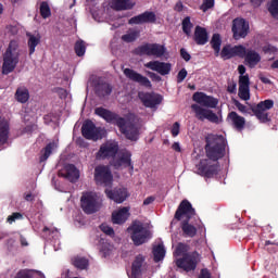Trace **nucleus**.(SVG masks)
Wrapping results in <instances>:
<instances>
[{
	"label": "nucleus",
	"instance_id": "nucleus-20",
	"mask_svg": "<svg viewBox=\"0 0 278 278\" xmlns=\"http://www.w3.org/2000/svg\"><path fill=\"white\" fill-rule=\"evenodd\" d=\"M146 55H153L154 58H164L166 55V47L157 43H150L142 47Z\"/></svg>",
	"mask_w": 278,
	"mask_h": 278
},
{
	"label": "nucleus",
	"instance_id": "nucleus-22",
	"mask_svg": "<svg viewBox=\"0 0 278 278\" xmlns=\"http://www.w3.org/2000/svg\"><path fill=\"white\" fill-rule=\"evenodd\" d=\"M105 193L106 197L112 201H115V203H123L126 201L127 197H129V193L125 188L115 189L113 191L112 189H105Z\"/></svg>",
	"mask_w": 278,
	"mask_h": 278
},
{
	"label": "nucleus",
	"instance_id": "nucleus-23",
	"mask_svg": "<svg viewBox=\"0 0 278 278\" xmlns=\"http://www.w3.org/2000/svg\"><path fill=\"white\" fill-rule=\"evenodd\" d=\"M124 75L128 77V79H131V81H137V84H141V86H146L147 88H151V81L149 78L140 75L134 70L125 68Z\"/></svg>",
	"mask_w": 278,
	"mask_h": 278
},
{
	"label": "nucleus",
	"instance_id": "nucleus-48",
	"mask_svg": "<svg viewBox=\"0 0 278 278\" xmlns=\"http://www.w3.org/2000/svg\"><path fill=\"white\" fill-rule=\"evenodd\" d=\"M21 218H23L21 213H13L7 218V220L10 225H12V223H16V220H21Z\"/></svg>",
	"mask_w": 278,
	"mask_h": 278
},
{
	"label": "nucleus",
	"instance_id": "nucleus-61",
	"mask_svg": "<svg viewBox=\"0 0 278 278\" xmlns=\"http://www.w3.org/2000/svg\"><path fill=\"white\" fill-rule=\"evenodd\" d=\"M24 199L25 201H31L34 199V194H31V192L25 193Z\"/></svg>",
	"mask_w": 278,
	"mask_h": 278
},
{
	"label": "nucleus",
	"instance_id": "nucleus-18",
	"mask_svg": "<svg viewBox=\"0 0 278 278\" xmlns=\"http://www.w3.org/2000/svg\"><path fill=\"white\" fill-rule=\"evenodd\" d=\"M129 210V206H123L115 210L112 213V223L114 225H124V223H127V220H129V216H131Z\"/></svg>",
	"mask_w": 278,
	"mask_h": 278
},
{
	"label": "nucleus",
	"instance_id": "nucleus-21",
	"mask_svg": "<svg viewBox=\"0 0 278 278\" xmlns=\"http://www.w3.org/2000/svg\"><path fill=\"white\" fill-rule=\"evenodd\" d=\"M60 177H64V179H67V181H77L79 179V169L75 167V165H65L60 172Z\"/></svg>",
	"mask_w": 278,
	"mask_h": 278
},
{
	"label": "nucleus",
	"instance_id": "nucleus-53",
	"mask_svg": "<svg viewBox=\"0 0 278 278\" xmlns=\"http://www.w3.org/2000/svg\"><path fill=\"white\" fill-rule=\"evenodd\" d=\"M199 278H212L208 269H201Z\"/></svg>",
	"mask_w": 278,
	"mask_h": 278
},
{
	"label": "nucleus",
	"instance_id": "nucleus-13",
	"mask_svg": "<svg viewBox=\"0 0 278 278\" xmlns=\"http://www.w3.org/2000/svg\"><path fill=\"white\" fill-rule=\"evenodd\" d=\"M112 165L115 168H129L134 170V164L131 163V152L125 150L117 154V157L113 160Z\"/></svg>",
	"mask_w": 278,
	"mask_h": 278
},
{
	"label": "nucleus",
	"instance_id": "nucleus-4",
	"mask_svg": "<svg viewBox=\"0 0 278 278\" xmlns=\"http://www.w3.org/2000/svg\"><path fill=\"white\" fill-rule=\"evenodd\" d=\"M175 218L182 220L181 230L187 238H194L197 236V229L201 227V219L195 217L194 208L192 204L187 200H184L178 210L176 211Z\"/></svg>",
	"mask_w": 278,
	"mask_h": 278
},
{
	"label": "nucleus",
	"instance_id": "nucleus-43",
	"mask_svg": "<svg viewBox=\"0 0 278 278\" xmlns=\"http://www.w3.org/2000/svg\"><path fill=\"white\" fill-rule=\"evenodd\" d=\"M40 12L43 18H49V16H51V9L49 8V4L47 2L41 3Z\"/></svg>",
	"mask_w": 278,
	"mask_h": 278
},
{
	"label": "nucleus",
	"instance_id": "nucleus-59",
	"mask_svg": "<svg viewBox=\"0 0 278 278\" xmlns=\"http://www.w3.org/2000/svg\"><path fill=\"white\" fill-rule=\"evenodd\" d=\"M238 71H239L241 77L245 76L244 74L247 73V67H244V65H239Z\"/></svg>",
	"mask_w": 278,
	"mask_h": 278
},
{
	"label": "nucleus",
	"instance_id": "nucleus-16",
	"mask_svg": "<svg viewBox=\"0 0 278 278\" xmlns=\"http://www.w3.org/2000/svg\"><path fill=\"white\" fill-rule=\"evenodd\" d=\"M146 68L159 73V75H168L173 68L170 63L160 62V61H150L144 64Z\"/></svg>",
	"mask_w": 278,
	"mask_h": 278
},
{
	"label": "nucleus",
	"instance_id": "nucleus-54",
	"mask_svg": "<svg viewBox=\"0 0 278 278\" xmlns=\"http://www.w3.org/2000/svg\"><path fill=\"white\" fill-rule=\"evenodd\" d=\"M7 31L9 34H12V36H15V34H18V27H16V26H9V27H7Z\"/></svg>",
	"mask_w": 278,
	"mask_h": 278
},
{
	"label": "nucleus",
	"instance_id": "nucleus-3",
	"mask_svg": "<svg viewBox=\"0 0 278 278\" xmlns=\"http://www.w3.org/2000/svg\"><path fill=\"white\" fill-rule=\"evenodd\" d=\"M173 257V264L177 270H184L185 273L197 270V266L201 262V254L197 251L190 252L188 244H177L174 248Z\"/></svg>",
	"mask_w": 278,
	"mask_h": 278
},
{
	"label": "nucleus",
	"instance_id": "nucleus-33",
	"mask_svg": "<svg viewBox=\"0 0 278 278\" xmlns=\"http://www.w3.org/2000/svg\"><path fill=\"white\" fill-rule=\"evenodd\" d=\"M71 262L78 270H87L90 266V261L84 256H74Z\"/></svg>",
	"mask_w": 278,
	"mask_h": 278
},
{
	"label": "nucleus",
	"instance_id": "nucleus-39",
	"mask_svg": "<svg viewBox=\"0 0 278 278\" xmlns=\"http://www.w3.org/2000/svg\"><path fill=\"white\" fill-rule=\"evenodd\" d=\"M138 38V31L136 30H128L125 35L122 36V40L124 42H134Z\"/></svg>",
	"mask_w": 278,
	"mask_h": 278
},
{
	"label": "nucleus",
	"instance_id": "nucleus-32",
	"mask_svg": "<svg viewBox=\"0 0 278 278\" xmlns=\"http://www.w3.org/2000/svg\"><path fill=\"white\" fill-rule=\"evenodd\" d=\"M14 99L17 103H27L29 101V89L27 87H18L15 91Z\"/></svg>",
	"mask_w": 278,
	"mask_h": 278
},
{
	"label": "nucleus",
	"instance_id": "nucleus-27",
	"mask_svg": "<svg viewBox=\"0 0 278 278\" xmlns=\"http://www.w3.org/2000/svg\"><path fill=\"white\" fill-rule=\"evenodd\" d=\"M239 97L243 101H249V99H251V93L249 91V76H240L239 78Z\"/></svg>",
	"mask_w": 278,
	"mask_h": 278
},
{
	"label": "nucleus",
	"instance_id": "nucleus-47",
	"mask_svg": "<svg viewBox=\"0 0 278 278\" xmlns=\"http://www.w3.org/2000/svg\"><path fill=\"white\" fill-rule=\"evenodd\" d=\"M14 278H34V276L31 275V271L27 269H21Z\"/></svg>",
	"mask_w": 278,
	"mask_h": 278
},
{
	"label": "nucleus",
	"instance_id": "nucleus-11",
	"mask_svg": "<svg viewBox=\"0 0 278 278\" xmlns=\"http://www.w3.org/2000/svg\"><path fill=\"white\" fill-rule=\"evenodd\" d=\"M94 179L99 186H110L112 184V172L110 167L99 165L94 169Z\"/></svg>",
	"mask_w": 278,
	"mask_h": 278
},
{
	"label": "nucleus",
	"instance_id": "nucleus-60",
	"mask_svg": "<svg viewBox=\"0 0 278 278\" xmlns=\"http://www.w3.org/2000/svg\"><path fill=\"white\" fill-rule=\"evenodd\" d=\"M175 10L177 12H181V10H184V3L177 2L176 5H175Z\"/></svg>",
	"mask_w": 278,
	"mask_h": 278
},
{
	"label": "nucleus",
	"instance_id": "nucleus-5",
	"mask_svg": "<svg viewBox=\"0 0 278 278\" xmlns=\"http://www.w3.org/2000/svg\"><path fill=\"white\" fill-rule=\"evenodd\" d=\"M97 116H100L106 123H113L114 125H117L119 127V130L128 140H138V127L134 125L131 119L129 117L122 118L118 117V115L110 112L109 110H105L103 108L96 109Z\"/></svg>",
	"mask_w": 278,
	"mask_h": 278
},
{
	"label": "nucleus",
	"instance_id": "nucleus-9",
	"mask_svg": "<svg viewBox=\"0 0 278 278\" xmlns=\"http://www.w3.org/2000/svg\"><path fill=\"white\" fill-rule=\"evenodd\" d=\"M147 270H149L147 256L138 254L131 264V273L129 278H142V274L147 273Z\"/></svg>",
	"mask_w": 278,
	"mask_h": 278
},
{
	"label": "nucleus",
	"instance_id": "nucleus-31",
	"mask_svg": "<svg viewBox=\"0 0 278 278\" xmlns=\"http://www.w3.org/2000/svg\"><path fill=\"white\" fill-rule=\"evenodd\" d=\"M153 262L159 264V262H164V257H166V248L164 244L154 245L152 249Z\"/></svg>",
	"mask_w": 278,
	"mask_h": 278
},
{
	"label": "nucleus",
	"instance_id": "nucleus-56",
	"mask_svg": "<svg viewBox=\"0 0 278 278\" xmlns=\"http://www.w3.org/2000/svg\"><path fill=\"white\" fill-rule=\"evenodd\" d=\"M129 255H131V251H128V250H127V247L124 245V247L122 248V257H129Z\"/></svg>",
	"mask_w": 278,
	"mask_h": 278
},
{
	"label": "nucleus",
	"instance_id": "nucleus-50",
	"mask_svg": "<svg viewBox=\"0 0 278 278\" xmlns=\"http://www.w3.org/2000/svg\"><path fill=\"white\" fill-rule=\"evenodd\" d=\"M214 8V0H204L203 4L201 5V10L203 12H207V10Z\"/></svg>",
	"mask_w": 278,
	"mask_h": 278
},
{
	"label": "nucleus",
	"instance_id": "nucleus-64",
	"mask_svg": "<svg viewBox=\"0 0 278 278\" xmlns=\"http://www.w3.org/2000/svg\"><path fill=\"white\" fill-rule=\"evenodd\" d=\"M93 18H94V21H98V23L103 22V18L99 17V14H97V13H93Z\"/></svg>",
	"mask_w": 278,
	"mask_h": 278
},
{
	"label": "nucleus",
	"instance_id": "nucleus-28",
	"mask_svg": "<svg viewBox=\"0 0 278 278\" xmlns=\"http://www.w3.org/2000/svg\"><path fill=\"white\" fill-rule=\"evenodd\" d=\"M142 23H155V13L146 12L129 20L130 25H142Z\"/></svg>",
	"mask_w": 278,
	"mask_h": 278
},
{
	"label": "nucleus",
	"instance_id": "nucleus-63",
	"mask_svg": "<svg viewBox=\"0 0 278 278\" xmlns=\"http://www.w3.org/2000/svg\"><path fill=\"white\" fill-rule=\"evenodd\" d=\"M34 129H36V126H28L25 128L26 134H31V131H34Z\"/></svg>",
	"mask_w": 278,
	"mask_h": 278
},
{
	"label": "nucleus",
	"instance_id": "nucleus-58",
	"mask_svg": "<svg viewBox=\"0 0 278 278\" xmlns=\"http://www.w3.org/2000/svg\"><path fill=\"white\" fill-rule=\"evenodd\" d=\"M153 201H155V198H153V197H148V198L143 201V205H151V203H153Z\"/></svg>",
	"mask_w": 278,
	"mask_h": 278
},
{
	"label": "nucleus",
	"instance_id": "nucleus-44",
	"mask_svg": "<svg viewBox=\"0 0 278 278\" xmlns=\"http://www.w3.org/2000/svg\"><path fill=\"white\" fill-rule=\"evenodd\" d=\"M182 30L187 34V36H190L192 31V23L190 22V17H186L182 21Z\"/></svg>",
	"mask_w": 278,
	"mask_h": 278
},
{
	"label": "nucleus",
	"instance_id": "nucleus-55",
	"mask_svg": "<svg viewBox=\"0 0 278 278\" xmlns=\"http://www.w3.org/2000/svg\"><path fill=\"white\" fill-rule=\"evenodd\" d=\"M235 105L236 108L239 110V112H247V106H244L242 103H240L239 101H235Z\"/></svg>",
	"mask_w": 278,
	"mask_h": 278
},
{
	"label": "nucleus",
	"instance_id": "nucleus-52",
	"mask_svg": "<svg viewBox=\"0 0 278 278\" xmlns=\"http://www.w3.org/2000/svg\"><path fill=\"white\" fill-rule=\"evenodd\" d=\"M180 55H181L182 60H185L186 62H190V53H188V51H186V49L180 50Z\"/></svg>",
	"mask_w": 278,
	"mask_h": 278
},
{
	"label": "nucleus",
	"instance_id": "nucleus-38",
	"mask_svg": "<svg viewBox=\"0 0 278 278\" xmlns=\"http://www.w3.org/2000/svg\"><path fill=\"white\" fill-rule=\"evenodd\" d=\"M59 233L60 232L58 231V229L55 228L51 229L49 227H45L42 231L43 238H49V240H51V238H58Z\"/></svg>",
	"mask_w": 278,
	"mask_h": 278
},
{
	"label": "nucleus",
	"instance_id": "nucleus-35",
	"mask_svg": "<svg viewBox=\"0 0 278 278\" xmlns=\"http://www.w3.org/2000/svg\"><path fill=\"white\" fill-rule=\"evenodd\" d=\"M58 151V140L50 142L43 150L41 154V162L49 160L51 153H55Z\"/></svg>",
	"mask_w": 278,
	"mask_h": 278
},
{
	"label": "nucleus",
	"instance_id": "nucleus-24",
	"mask_svg": "<svg viewBox=\"0 0 278 278\" xmlns=\"http://www.w3.org/2000/svg\"><path fill=\"white\" fill-rule=\"evenodd\" d=\"M10 142V119L0 117V146Z\"/></svg>",
	"mask_w": 278,
	"mask_h": 278
},
{
	"label": "nucleus",
	"instance_id": "nucleus-36",
	"mask_svg": "<svg viewBox=\"0 0 278 278\" xmlns=\"http://www.w3.org/2000/svg\"><path fill=\"white\" fill-rule=\"evenodd\" d=\"M75 53L78 55V58H83V55H86V42L83 40H78L75 43Z\"/></svg>",
	"mask_w": 278,
	"mask_h": 278
},
{
	"label": "nucleus",
	"instance_id": "nucleus-26",
	"mask_svg": "<svg viewBox=\"0 0 278 278\" xmlns=\"http://www.w3.org/2000/svg\"><path fill=\"white\" fill-rule=\"evenodd\" d=\"M26 36L29 55H34V53H36V48L38 47V45H40L42 40V36H40V33L38 31L27 33Z\"/></svg>",
	"mask_w": 278,
	"mask_h": 278
},
{
	"label": "nucleus",
	"instance_id": "nucleus-6",
	"mask_svg": "<svg viewBox=\"0 0 278 278\" xmlns=\"http://www.w3.org/2000/svg\"><path fill=\"white\" fill-rule=\"evenodd\" d=\"M21 58V48H18V41L11 40L9 47L3 53L2 74L10 75L14 68L18 65Z\"/></svg>",
	"mask_w": 278,
	"mask_h": 278
},
{
	"label": "nucleus",
	"instance_id": "nucleus-41",
	"mask_svg": "<svg viewBox=\"0 0 278 278\" xmlns=\"http://www.w3.org/2000/svg\"><path fill=\"white\" fill-rule=\"evenodd\" d=\"M97 90L100 97H105L112 92V87H110L108 84H102L97 88Z\"/></svg>",
	"mask_w": 278,
	"mask_h": 278
},
{
	"label": "nucleus",
	"instance_id": "nucleus-14",
	"mask_svg": "<svg viewBox=\"0 0 278 278\" xmlns=\"http://www.w3.org/2000/svg\"><path fill=\"white\" fill-rule=\"evenodd\" d=\"M232 33L233 38L236 40H240V38H245L249 34V23L243 18H236L232 22Z\"/></svg>",
	"mask_w": 278,
	"mask_h": 278
},
{
	"label": "nucleus",
	"instance_id": "nucleus-49",
	"mask_svg": "<svg viewBox=\"0 0 278 278\" xmlns=\"http://www.w3.org/2000/svg\"><path fill=\"white\" fill-rule=\"evenodd\" d=\"M100 229L103 233H106V236H114V229L106 224H102Z\"/></svg>",
	"mask_w": 278,
	"mask_h": 278
},
{
	"label": "nucleus",
	"instance_id": "nucleus-57",
	"mask_svg": "<svg viewBox=\"0 0 278 278\" xmlns=\"http://www.w3.org/2000/svg\"><path fill=\"white\" fill-rule=\"evenodd\" d=\"M172 149L174 151H177V153H181V146L179 144V142L173 143Z\"/></svg>",
	"mask_w": 278,
	"mask_h": 278
},
{
	"label": "nucleus",
	"instance_id": "nucleus-29",
	"mask_svg": "<svg viewBox=\"0 0 278 278\" xmlns=\"http://www.w3.org/2000/svg\"><path fill=\"white\" fill-rule=\"evenodd\" d=\"M245 62L248 64V66H250V68H254V66H257V64H260V62H262V56L260 55V53L253 51V50H249L247 52L245 50Z\"/></svg>",
	"mask_w": 278,
	"mask_h": 278
},
{
	"label": "nucleus",
	"instance_id": "nucleus-40",
	"mask_svg": "<svg viewBox=\"0 0 278 278\" xmlns=\"http://www.w3.org/2000/svg\"><path fill=\"white\" fill-rule=\"evenodd\" d=\"M114 249V245L112 244H104L100 248V254L102 257H110L112 255V250Z\"/></svg>",
	"mask_w": 278,
	"mask_h": 278
},
{
	"label": "nucleus",
	"instance_id": "nucleus-62",
	"mask_svg": "<svg viewBox=\"0 0 278 278\" xmlns=\"http://www.w3.org/2000/svg\"><path fill=\"white\" fill-rule=\"evenodd\" d=\"M260 79L263 81V84H270V79H268L266 76H261Z\"/></svg>",
	"mask_w": 278,
	"mask_h": 278
},
{
	"label": "nucleus",
	"instance_id": "nucleus-2",
	"mask_svg": "<svg viewBox=\"0 0 278 278\" xmlns=\"http://www.w3.org/2000/svg\"><path fill=\"white\" fill-rule=\"evenodd\" d=\"M192 99L198 104H192L191 110L194 112L195 117H198L199 121H210V123H220L223 121L222 116L216 115V113H213V111L210 109H205L216 108L218 105L217 99L207 96L204 92H195Z\"/></svg>",
	"mask_w": 278,
	"mask_h": 278
},
{
	"label": "nucleus",
	"instance_id": "nucleus-19",
	"mask_svg": "<svg viewBox=\"0 0 278 278\" xmlns=\"http://www.w3.org/2000/svg\"><path fill=\"white\" fill-rule=\"evenodd\" d=\"M139 99L146 108H155L162 103V96L157 93L139 92Z\"/></svg>",
	"mask_w": 278,
	"mask_h": 278
},
{
	"label": "nucleus",
	"instance_id": "nucleus-7",
	"mask_svg": "<svg viewBox=\"0 0 278 278\" xmlns=\"http://www.w3.org/2000/svg\"><path fill=\"white\" fill-rule=\"evenodd\" d=\"M80 207L86 214H94L99 210V194L94 191H84L80 197Z\"/></svg>",
	"mask_w": 278,
	"mask_h": 278
},
{
	"label": "nucleus",
	"instance_id": "nucleus-25",
	"mask_svg": "<svg viewBox=\"0 0 278 278\" xmlns=\"http://www.w3.org/2000/svg\"><path fill=\"white\" fill-rule=\"evenodd\" d=\"M227 123H229L235 129L241 131V129H244V125H247V119L232 111L227 116Z\"/></svg>",
	"mask_w": 278,
	"mask_h": 278
},
{
	"label": "nucleus",
	"instance_id": "nucleus-12",
	"mask_svg": "<svg viewBox=\"0 0 278 278\" xmlns=\"http://www.w3.org/2000/svg\"><path fill=\"white\" fill-rule=\"evenodd\" d=\"M116 153H118V143L116 141H108L100 147L97 153V160L114 157Z\"/></svg>",
	"mask_w": 278,
	"mask_h": 278
},
{
	"label": "nucleus",
	"instance_id": "nucleus-15",
	"mask_svg": "<svg viewBox=\"0 0 278 278\" xmlns=\"http://www.w3.org/2000/svg\"><path fill=\"white\" fill-rule=\"evenodd\" d=\"M236 55L244 58V55H247V48L242 46H225L220 52L223 60H229L231 58H236Z\"/></svg>",
	"mask_w": 278,
	"mask_h": 278
},
{
	"label": "nucleus",
	"instance_id": "nucleus-30",
	"mask_svg": "<svg viewBox=\"0 0 278 278\" xmlns=\"http://www.w3.org/2000/svg\"><path fill=\"white\" fill-rule=\"evenodd\" d=\"M136 5L131 0H111L110 7L113 10H131Z\"/></svg>",
	"mask_w": 278,
	"mask_h": 278
},
{
	"label": "nucleus",
	"instance_id": "nucleus-8",
	"mask_svg": "<svg viewBox=\"0 0 278 278\" xmlns=\"http://www.w3.org/2000/svg\"><path fill=\"white\" fill-rule=\"evenodd\" d=\"M128 233L136 244H144V242H149V238H151V232L147 230L140 222H134L131 226L128 227Z\"/></svg>",
	"mask_w": 278,
	"mask_h": 278
},
{
	"label": "nucleus",
	"instance_id": "nucleus-51",
	"mask_svg": "<svg viewBox=\"0 0 278 278\" xmlns=\"http://www.w3.org/2000/svg\"><path fill=\"white\" fill-rule=\"evenodd\" d=\"M186 77H188V71H186L185 68H182L177 76L178 83L181 84V81H184V79H186Z\"/></svg>",
	"mask_w": 278,
	"mask_h": 278
},
{
	"label": "nucleus",
	"instance_id": "nucleus-1",
	"mask_svg": "<svg viewBox=\"0 0 278 278\" xmlns=\"http://www.w3.org/2000/svg\"><path fill=\"white\" fill-rule=\"evenodd\" d=\"M225 155V137L211 135L206 138V157L195 165V173L211 177L216 173V161Z\"/></svg>",
	"mask_w": 278,
	"mask_h": 278
},
{
	"label": "nucleus",
	"instance_id": "nucleus-17",
	"mask_svg": "<svg viewBox=\"0 0 278 278\" xmlns=\"http://www.w3.org/2000/svg\"><path fill=\"white\" fill-rule=\"evenodd\" d=\"M274 105L273 100H265L257 104L254 109L255 116L261 121V123H267L268 113L266 111L270 110Z\"/></svg>",
	"mask_w": 278,
	"mask_h": 278
},
{
	"label": "nucleus",
	"instance_id": "nucleus-45",
	"mask_svg": "<svg viewBox=\"0 0 278 278\" xmlns=\"http://www.w3.org/2000/svg\"><path fill=\"white\" fill-rule=\"evenodd\" d=\"M181 129V125L179 124V122H175L170 128V134L174 138H177V136H179V131Z\"/></svg>",
	"mask_w": 278,
	"mask_h": 278
},
{
	"label": "nucleus",
	"instance_id": "nucleus-46",
	"mask_svg": "<svg viewBox=\"0 0 278 278\" xmlns=\"http://www.w3.org/2000/svg\"><path fill=\"white\" fill-rule=\"evenodd\" d=\"M262 51L265 52V53H268L269 55L278 53V49L275 46H270V45H265L262 48Z\"/></svg>",
	"mask_w": 278,
	"mask_h": 278
},
{
	"label": "nucleus",
	"instance_id": "nucleus-34",
	"mask_svg": "<svg viewBox=\"0 0 278 278\" xmlns=\"http://www.w3.org/2000/svg\"><path fill=\"white\" fill-rule=\"evenodd\" d=\"M194 40L198 45H205L207 42V30L198 26L194 31Z\"/></svg>",
	"mask_w": 278,
	"mask_h": 278
},
{
	"label": "nucleus",
	"instance_id": "nucleus-10",
	"mask_svg": "<svg viewBox=\"0 0 278 278\" xmlns=\"http://www.w3.org/2000/svg\"><path fill=\"white\" fill-rule=\"evenodd\" d=\"M81 131L87 140H99L105 136V129L97 128L92 122H86L83 125Z\"/></svg>",
	"mask_w": 278,
	"mask_h": 278
},
{
	"label": "nucleus",
	"instance_id": "nucleus-37",
	"mask_svg": "<svg viewBox=\"0 0 278 278\" xmlns=\"http://www.w3.org/2000/svg\"><path fill=\"white\" fill-rule=\"evenodd\" d=\"M211 43L216 55H218V53H220V43H222L220 35L218 34L213 35Z\"/></svg>",
	"mask_w": 278,
	"mask_h": 278
},
{
	"label": "nucleus",
	"instance_id": "nucleus-42",
	"mask_svg": "<svg viewBox=\"0 0 278 278\" xmlns=\"http://www.w3.org/2000/svg\"><path fill=\"white\" fill-rule=\"evenodd\" d=\"M268 10L274 18H278V0H271Z\"/></svg>",
	"mask_w": 278,
	"mask_h": 278
}]
</instances>
